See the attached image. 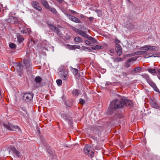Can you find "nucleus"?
<instances>
[{"label": "nucleus", "instance_id": "f257e3e1", "mask_svg": "<svg viewBox=\"0 0 160 160\" xmlns=\"http://www.w3.org/2000/svg\"><path fill=\"white\" fill-rule=\"evenodd\" d=\"M123 101V99H116L110 102V106L113 107L115 109L121 108L124 107Z\"/></svg>", "mask_w": 160, "mask_h": 160}, {"label": "nucleus", "instance_id": "f03ea898", "mask_svg": "<svg viewBox=\"0 0 160 160\" xmlns=\"http://www.w3.org/2000/svg\"><path fill=\"white\" fill-rule=\"evenodd\" d=\"M143 78L145 79L148 84L153 88V89L158 92H160L159 89L157 87L156 84L150 78L148 75L144 74L142 75Z\"/></svg>", "mask_w": 160, "mask_h": 160}, {"label": "nucleus", "instance_id": "7ed1b4c3", "mask_svg": "<svg viewBox=\"0 0 160 160\" xmlns=\"http://www.w3.org/2000/svg\"><path fill=\"white\" fill-rule=\"evenodd\" d=\"M3 126L8 130L18 132L20 128L18 126L9 123L3 124Z\"/></svg>", "mask_w": 160, "mask_h": 160}, {"label": "nucleus", "instance_id": "20e7f679", "mask_svg": "<svg viewBox=\"0 0 160 160\" xmlns=\"http://www.w3.org/2000/svg\"><path fill=\"white\" fill-rule=\"evenodd\" d=\"M90 129L95 134L98 135L103 130L102 126L98 124L90 126Z\"/></svg>", "mask_w": 160, "mask_h": 160}, {"label": "nucleus", "instance_id": "39448f33", "mask_svg": "<svg viewBox=\"0 0 160 160\" xmlns=\"http://www.w3.org/2000/svg\"><path fill=\"white\" fill-rule=\"evenodd\" d=\"M115 109L113 107L110 106L107 110V113L108 114L111 115L112 116H113L114 118L115 119L121 118V115L115 113L114 112V111H115Z\"/></svg>", "mask_w": 160, "mask_h": 160}, {"label": "nucleus", "instance_id": "423d86ee", "mask_svg": "<svg viewBox=\"0 0 160 160\" xmlns=\"http://www.w3.org/2000/svg\"><path fill=\"white\" fill-rule=\"evenodd\" d=\"M91 147L89 145H86L84 148V152L88 156L92 158L93 157L94 152L91 150Z\"/></svg>", "mask_w": 160, "mask_h": 160}, {"label": "nucleus", "instance_id": "0eeeda50", "mask_svg": "<svg viewBox=\"0 0 160 160\" xmlns=\"http://www.w3.org/2000/svg\"><path fill=\"white\" fill-rule=\"evenodd\" d=\"M68 73V72L67 70H63L59 71L58 74L60 77L63 80H66L68 79L67 75Z\"/></svg>", "mask_w": 160, "mask_h": 160}, {"label": "nucleus", "instance_id": "6e6552de", "mask_svg": "<svg viewBox=\"0 0 160 160\" xmlns=\"http://www.w3.org/2000/svg\"><path fill=\"white\" fill-rule=\"evenodd\" d=\"M15 67L18 74L20 77H22L23 73V66L21 64L18 63L16 64Z\"/></svg>", "mask_w": 160, "mask_h": 160}, {"label": "nucleus", "instance_id": "1a4fd4ad", "mask_svg": "<svg viewBox=\"0 0 160 160\" xmlns=\"http://www.w3.org/2000/svg\"><path fill=\"white\" fill-rule=\"evenodd\" d=\"M9 152L12 153L15 158H17L21 156L20 152L17 151L14 147H12Z\"/></svg>", "mask_w": 160, "mask_h": 160}, {"label": "nucleus", "instance_id": "9d476101", "mask_svg": "<svg viewBox=\"0 0 160 160\" xmlns=\"http://www.w3.org/2000/svg\"><path fill=\"white\" fill-rule=\"evenodd\" d=\"M33 96L32 93H27L24 94L23 99L27 102H29L32 99Z\"/></svg>", "mask_w": 160, "mask_h": 160}, {"label": "nucleus", "instance_id": "9b49d317", "mask_svg": "<svg viewBox=\"0 0 160 160\" xmlns=\"http://www.w3.org/2000/svg\"><path fill=\"white\" fill-rule=\"evenodd\" d=\"M23 63L24 65L25 66L26 70L28 72L31 69V63L29 60L26 59H24Z\"/></svg>", "mask_w": 160, "mask_h": 160}, {"label": "nucleus", "instance_id": "f8f14e48", "mask_svg": "<svg viewBox=\"0 0 160 160\" xmlns=\"http://www.w3.org/2000/svg\"><path fill=\"white\" fill-rule=\"evenodd\" d=\"M66 15L71 20L76 23H81V21L78 18L75 17L69 14H66Z\"/></svg>", "mask_w": 160, "mask_h": 160}, {"label": "nucleus", "instance_id": "ddd939ff", "mask_svg": "<svg viewBox=\"0 0 160 160\" xmlns=\"http://www.w3.org/2000/svg\"><path fill=\"white\" fill-rule=\"evenodd\" d=\"M124 106H126L127 107H131L133 105L132 102V101L123 99Z\"/></svg>", "mask_w": 160, "mask_h": 160}, {"label": "nucleus", "instance_id": "4468645a", "mask_svg": "<svg viewBox=\"0 0 160 160\" xmlns=\"http://www.w3.org/2000/svg\"><path fill=\"white\" fill-rule=\"evenodd\" d=\"M61 117L64 119L65 121L69 122H70L71 118L68 114L64 113L61 114Z\"/></svg>", "mask_w": 160, "mask_h": 160}, {"label": "nucleus", "instance_id": "2eb2a0df", "mask_svg": "<svg viewBox=\"0 0 160 160\" xmlns=\"http://www.w3.org/2000/svg\"><path fill=\"white\" fill-rule=\"evenodd\" d=\"M32 7L38 10L39 11H40L42 10V8L40 6L39 4L37 2H32L31 3Z\"/></svg>", "mask_w": 160, "mask_h": 160}, {"label": "nucleus", "instance_id": "dca6fc26", "mask_svg": "<svg viewBox=\"0 0 160 160\" xmlns=\"http://www.w3.org/2000/svg\"><path fill=\"white\" fill-rule=\"evenodd\" d=\"M115 50L118 55L120 56L122 54V48L119 44L116 45Z\"/></svg>", "mask_w": 160, "mask_h": 160}, {"label": "nucleus", "instance_id": "f3484780", "mask_svg": "<svg viewBox=\"0 0 160 160\" xmlns=\"http://www.w3.org/2000/svg\"><path fill=\"white\" fill-rule=\"evenodd\" d=\"M73 102V99H69L65 101L64 104L68 107H70L72 105Z\"/></svg>", "mask_w": 160, "mask_h": 160}, {"label": "nucleus", "instance_id": "a211bd4d", "mask_svg": "<svg viewBox=\"0 0 160 160\" xmlns=\"http://www.w3.org/2000/svg\"><path fill=\"white\" fill-rule=\"evenodd\" d=\"M142 68L141 67H137L134 68L132 71L131 73L134 74L135 73L139 72L141 70Z\"/></svg>", "mask_w": 160, "mask_h": 160}, {"label": "nucleus", "instance_id": "6ab92c4d", "mask_svg": "<svg viewBox=\"0 0 160 160\" xmlns=\"http://www.w3.org/2000/svg\"><path fill=\"white\" fill-rule=\"evenodd\" d=\"M72 93L73 96L77 97L80 93V91L77 89H74L72 91Z\"/></svg>", "mask_w": 160, "mask_h": 160}, {"label": "nucleus", "instance_id": "aec40b11", "mask_svg": "<svg viewBox=\"0 0 160 160\" xmlns=\"http://www.w3.org/2000/svg\"><path fill=\"white\" fill-rule=\"evenodd\" d=\"M74 41L76 44L82 42L83 41L82 38L79 37H76L74 39Z\"/></svg>", "mask_w": 160, "mask_h": 160}, {"label": "nucleus", "instance_id": "412c9836", "mask_svg": "<svg viewBox=\"0 0 160 160\" xmlns=\"http://www.w3.org/2000/svg\"><path fill=\"white\" fill-rule=\"evenodd\" d=\"M150 103L151 106L153 108L158 109L159 107L157 103L152 100L151 101Z\"/></svg>", "mask_w": 160, "mask_h": 160}, {"label": "nucleus", "instance_id": "4be33fe9", "mask_svg": "<svg viewBox=\"0 0 160 160\" xmlns=\"http://www.w3.org/2000/svg\"><path fill=\"white\" fill-rule=\"evenodd\" d=\"M17 38L18 39V41L19 43L22 42L24 40V38L20 34H17Z\"/></svg>", "mask_w": 160, "mask_h": 160}, {"label": "nucleus", "instance_id": "5701e85b", "mask_svg": "<svg viewBox=\"0 0 160 160\" xmlns=\"http://www.w3.org/2000/svg\"><path fill=\"white\" fill-rule=\"evenodd\" d=\"M41 3L43 6L46 8L48 9V8L50 7L48 3L45 0H42Z\"/></svg>", "mask_w": 160, "mask_h": 160}, {"label": "nucleus", "instance_id": "b1692460", "mask_svg": "<svg viewBox=\"0 0 160 160\" xmlns=\"http://www.w3.org/2000/svg\"><path fill=\"white\" fill-rule=\"evenodd\" d=\"M72 29L75 31L77 33L81 35V34L82 31L80 29H78L75 27H72Z\"/></svg>", "mask_w": 160, "mask_h": 160}, {"label": "nucleus", "instance_id": "393cba45", "mask_svg": "<svg viewBox=\"0 0 160 160\" xmlns=\"http://www.w3.org/2000/svg\"><path fill=\"white\" fill-rule=\"evenodd\" d=\"M70 68L72 72L74 75H76L78 72V69L73 68L71 67Z\"/></svg>", "mask_w": 160, "mask_h": 160}, {"label": "nucleus", "instance_id": "a878e982", "mask_svg": "<svg viewBox=\"0 0 160 160\" xmlns=\"http://www.w3.org/2000/svg\"><path fill=\"white\" fill-rule=\"evenodd\" d=\"M102 47L98 45H96L95 46L92 47V49L93 50H97L98 49H101L102 48Z\"/></svg>", "mask_w": 160, "mask_h": 160}, {"label": "nucleus", "instance_id": "bb28decb", "mask_svg": "<svg viewBox=\"0 0 160 160\" xmlns=\"http://www.w3.org/2000/svg\"><path fill=\"white\" fill-rule=\"evenodd\" d=\"M149 47L148 50L149 51H157V47L155 46H151L149 45H148Z\"/></svg>", "mask_w": 160, "mask_h": 160}, {"label": "nucleus", "instance_id": "cd10ccee", "mask_svg": "<svg viewBox=\"0 0 160 160\" xmlns=\"http://www.w3.org/2000/svg\"><path fill=\"white\" fill-rule=\"evenodd\" d=\"M82 49L83 50L85 51H89L90 52H92V49L89 47H85V46H83L82 47Z\"/></svg>", "mask_w": 160, "mask_h": 160}, {"label": "nucleus", "instance_id": "c85d7f7f", "mask_svg": "<svg viewBox=\"0 0 160 160\" xmlns=\"http://www.w3.org/2000/svg\"><path fill=\"white\" fill-rule=\"evenodd\" d=\"M25 31L23 34H29L31 32V29L29 28H28L26 27H24Z\"/></svg>", "mask_w": 160, "mask_h": 160}, {"label": "nucleus", "instance_id": "c756f323", "mask_svg": "<svg viewBox=\"0 0 160 160\" xmlns=\"http://www.w3.org/2000/svg\"><path fill=\"white\" fill-rule=\"evenodd\" d=\"M136 52V55H140L142 54H146L147 52L146 51H139L137 52Z\"/></svg>", "mask_w": 160, "mask_h": 160}, {"label": "nucleus", "instance_id": "7c9ffc66", "mask_svg": "<svg viewBox=\"0 0 160 160\" xmlns=\"http://www.w3.org/2000/svg\"><path fill=\"white\" fill-rule=\"evenodd\" d=\"M48 9L51 12L54 14H56L57 13V11L56 9L52 7H50Z\"/></svg>", "mask_w": 160, "mask_h": 160}, {"label": "nucleus", "instance_id": "2f4dec72", "mask_svg": "<svg viewBox=\"0 0 160 160\" xmlns=\"http://www.w3.org/2000/svg\"><path fill=\"white\" fill-rule=\"evenodd\" d=\"M66 47L67 48L69 49L70 50H73L75 49L76 48L75 45L73 46L70 45H68Z\"/></svg>", "mask_w": 160, "mask_h": 160}, {"label": "nucleus", "instance_id": "473e14b6", "mask_svg": "<svg viewBox=\"0 0 160 160\" xmlns=\"http://www.w3.org/2000/svg\"><path fill=\"white\" fill-rule=\"evenodd\" d=\"M148 72L152 74H155L156 72V71L155 69L149 68L148 70Z\"/></svg>", "mask_w": 160, "mask_h": 160}, {"label": "nucleus", "instance_id": "72a5a7b5", "mask_svg": "<svg viewBox=\"0 0 160 160\" xmlns=\"http://www.w3.org/2000/svg\"><path fill=\"white\" fill-rule=\"evenodd\" d=\"M25 27L23 26L22 25H20V26L19 27L21 32L22 34H23L24 31H25L24 27Z\"/></svg>", "mask_w": 160, "mask_h": 160}, {"label": "nucleus", "instance_id": "f704fd0d", "mask_svg": "<svg viewBox=\"0 0 160 160\" xmlns=\"http://www.w3.org/2000/svg\"><path fill=\"white\" fill-rule=\"evenodd\" d=\"M149 47H148V45H145L141 47L140 48V49L141 50H143L144 51H148V50Z\"/></svg>", "mask_w": 160, "mask_h": 160}, {"label": "nucleus", "instance_id": "c9c22d12", "mask_svg": "<svg viewBox=\"0 0 160 160\" xmlns=\"http://www.w3.org/2000/svg\"><path fill=\"white\" fill-rule=\"evenodd\" d=\"M158 57L157 56H154L153 55H152V53H148V54H146L144 57L145 58H148L149 57Z\"/></svg>", "mask_w": 160, "mask_h": 160}, {"label": "nucleus", "instance_id": "e433bc0d", "mask_svg": "<svg viewBox=\"0 0 160 160\" xmlns=\"http://www.w3.org/2000/svg\"><path fill=\"white\" fill-rule=\"evenodd\" d=\"M42 80L41 78L40 77H36L35 78V81L37 82H40Z\"/></svg>", "mask_w": 160, "mask_h": 160}, {"label": "nucleus", "instance_id": "4c0bfd02", "mask_svg": "<svg viewBox=\"0 0 160 160\" xmlns=\"http://www.w3.org/2000/svg\"><path fill=\"white\" fill-rule=\"evenodd\" d=\"M88 35V34L84 32L83 31H82L80 35L82 36V37H83L86 38Z\"/></svg>", "mask_w": 160, "mask_h": 160}, {"label": "nucleus", "instance_id": "58836bf2", "mask_svg": "<svg viewBox=\"0 0 160 160\" xmlns=\"http://www.w3.org/2000/svg\"><path fill=\"white\" fill-rule=\"evenodd\" d=\"M136 60V58L135 57H133L127 60V62L130 63L131 61H134Z\"/></svg>", "mask_w": 160, "mask_h": 160}, {"label": "nucleus", "instance_id": "ea45409f", "mask_svg": "<svg viewBox=\"0 0 160 160\" xmlns=\"http://www.w3.org/2000/svg\"><path fill=\"white\" fill-rule=\"evenodd\" d=\"M95 12L97 13L98 17H99L102 16V13L101 11L98 9H97L96 10H95Z\"/></svg>", "mask_w": 160, "mask_h": 160}, {"label": "nucleus", "instance_id": "a19ab883", "mask_svg": "<svg viewBox=\"0 0 160 160\" xmlns=\"http://www.w3.org/2000/svg\"><path fill=\"white\" fill-rule=\"evenodd\" d=\"M57 84L59 86H61L62 83V81L61 79H58L56 81Z\"/></svg>", "mask_w": 160, "mask_h": 160}, {"label": "nucleus", "instance_id": "79ce46f5", "mask_svg": "<svg viewBox=\"0 0 160 160\" xmlns=\"http://www.w3.org/2000/svg\"><path fill=\"white\" fill-rule=\"evenodd\" d=\"M9 46L12 49H14L16 47V45L14 43H12L9 44Z\"/></svg>", "mask_w": 160, "mask_h": 160}, {"label": "nucleus", "instance_id": "37998d69", "mask_svg": "<svg viewBox=\"0 0 160 160\" xmlns=\"http://www.w3.org/2000/svg\"><path fill=\"white\" fill-rule=\"evenodd\" d=\"M79 102L81 104L83 105L85 103V102L83 99L80 98L79 100Z\"/></svg>", "mask_w": 160, "mask_h": 160}, {"label": "nucleus", "instance_id": "c03bdc74", "mask_svg": "<svg viewBox=\"0 0 160 160\" xmlns=\"http://www.w3.org/2000/svg\"><path fill=\"white\" fill-rule=\"evenodd\" d=\"M135 55H136V52L133 53H131V54H127V55H126V56L127 57H132V56H134Z\"/></svg>", "mask_w": 160, "mask_h": 160}, {"label": "nucleus", "instance_id": "a18cd8bd", "mask_svg": "<svg viewBox=\"0 0 160 160\" xmlns=\"http://www.w3.org/2000/svg\"><path fill=\"white\" fill-rule=\"evenodd\" d=\"M54 30L55 31L57 34H60V30L59 28L56 27Z\"/></svg>", "mask_w": 160, "mask_h": 160}, {"label": "nucleus", "instance_id": "49530a36", "mask_svg": "<svg viewBox=\"0 0 160 160\" xmlns=\"http://www.w3.org/2000/svg\"><path fill=\"white\" fill-rule=\"evenodd\" d=\"M56 27L53 24L52 26H50V27H49V28L52 30H54L55 29V28H56Z\"/></svg>", "mask_w": 160, "mask_h": 160}, {"label": "nucleus", "instance_id": "de8ad7c7", "mask_svg": "<svg viewBox=\"0 0 160 160\" xmlns=\"http://www.w3.org/2000/svg\"><path fill=\"white\" fill-rule=\"evenodd\" d=\"M91 41L93 43H97L98 42L97 40L93 38H92V39Z\"/></svg>", "mask_w": 160, "mask_h": 160}, {"label": "nucleus", "instance_id": "09e8293b", "mask_svg": "<svg viewBox=\"0 0 160 160\" xmlns=\"http://www.w3.org/2000/svg\"><path fill=\"white\" fill-rule=\"evenodd\" d=\"M116 61L118 62H121L122 61V59L120 58H117L116 59Z\"/></svg>", "mask_w": 160, "mask_h": 160}, {"label": "nucleus", "instance_id": "8fccbe9b", "mask_svg": "<svg viewBox=\"0 0 160 160\" xmlns=\"http://www.w3.org/2000/svg\"><path fill=\"white\" fill-rule=\"evenodd\" d=\"M120 42V41L118 40L117 38H115V43L116 44H116H119L118 43H119Z\"/></svg>", "mask_w": 160, "mask_h": 160}, {"label": "nucleus", "instance_id": "3c124183", "mask_svg": "<svg viewBox=\"0 0 160 160\" xmlns=\"http://www.w3.org/2000/svg\"><path fill=\"white\" fill-rule=\"evenodd\" d=\"M92 38L93 37H91V36L88 35V36L86 38L91 41L92 39Z\"/></svg>", "mask_w": 160, "mask_h": 160}, {"label": "nucleus", "instance_id": "603ef678", "mask_svg": "<svg viewBox=\"0 0 160 160\" xmlns=\"http://www.w3.org/2000/svg\"><path fill=\"white\" fill-rule=\"evenodd\" d=\"M84 42H85L88 45H90L91 44V42L88 40H85Z\"/></svg>", "mask_w": 160, "mask_h": 160}, {"label": "nucleus", "instance_id": "864d4df0", "mask_svg": "<svg viewBox=\"0 0 160 160\" xmlns=\"http://www.w3.org/2000/svg\"><path fill=\"white\" fill-rule=\"evenodd\" d=\"M88 19L90 21L92 22L94 20V18L93 17H90L88 18Z\"/></svg>", "mask_w": 160, "mask_h": 160}, {"label": "nucleus", "instance_id": "5fc2aeb1", "mask_svg": "<svg viewBox=\"0 0 160 160\" xmlns=\"http://www.w3.org/2000/svg\"><path fill=\"white\" fill-rule=\"evenodd\" d=\"M158 72V74L159 75V76H158V78L160 80V69H158L157 70Z\"/></svg>", "mask_w": 160, "mask_h": 160}, {"label": "nucleus", "instance_id": "6e6d98bb", "mask_svg": "<svg viewBox=\"0 0 160 160\" xmlns=\"http://www.w3.org/2000/svg\"><path fill=\"white\" fill-rule=\"evenodd\" d=\"M130 66L129 63H128L127 61L125 63V66L127 68H128L130 67Z\"/></svg>", "mask_w": 160, "mask_h": 160}, {"label": "nucleus", "instance_id": "4d7b16f0", "mask_svg": "<svg viewBox=\"0 0 160 160\" xmlns=\"http://www.w3.org/2000/svg\"><path fill=\"white\" fill-rule=\"evenodd\" d=\"M109 52L112 53H113L114 52V50L113 49H110L109 50Z\"/></svg>", "mask_w": 160, "mask_h": 160}, {"label": "nucleus", "instance_id": "13d9d810", "mask_svg": "<svg viewBox=\"0 0 160 160\" xmlns=\"http://www.w3.org/2000/svg\"><path fill=\"white\" fill-rule=\"evenodd\" d=\"M47 23L48 25L49 28L50 27V26H52V25L53 24H52L51 22H48Z\"/></svg>", "mask_w": 160, "mask_h": 160}, {"label": "nucleus", "instance_id": "bf43d9fd", "mask_svg": "<svg viewBox=\"0 0 160 160\" xmlns=\"http://www.w3.org/2000/svg\"><path fill=\"white\" fill-rule=\"evenodd\" d=\"M111 0H104V2L105 3H109L110 2Z\"/></svg>", "mask_w": 160, "mask_h": 160}, {"label": "nucleus", "instance_id": "052dcab7", "mask_svg": "<svg viewBox=\"0 0 160 160\" xmlns=\"http://www.w3.org/2000/svg\"><path fill=\"white\" fill-rule=\"evenodd\" d=\"M57 1L61 3H62L64 1L63 0H57Z\"/></svg>", "mask_w": 160, "mask_h": 160}, {"label": "nucleus", "instance_id": "680f3d73", "mask_svg": "<svg viewBox=\"0 0 160 160\" xmlns=\"http://www.w3.org/2000/svg\"><path fill=\"white\" fill-rule=\"evenodd\" d=\"M83 25H80L79 27V28L80 29H82L83 28Z\"/></svg>", "mask_w": 160, "mask_h": 160}, {"label": "nucleus", "instance_id": "e2e57ef3", "mask_svg": "<svg viewBox=\"0 0 160 160\" xmlns=\"http://www.w3.org/2000/svg\"><path fill=\"white\" fill-rule=\"evenodd\" d=\"M71 11L72 13H74V14H76L77 13V12L76 11H74L73 10H71Z\"/></svg>", "mask_w": 160, "mask_h": 160}, {"label": "nucleus", "instance_id": "0e129e2a", "mask_svg": "<svg viewBox=\"0 0 160 160\" xmlns=\"http://www.w3.org/2000/svg\"><path fill=\"white\" fill-rule=\"evenodd\" d=\"M152 55H153L154 56H157V54L155 52L152 53Z\"/></svg>", "mask_w": 160, "mask_h": 160}, {"label": "nucleus", "instance_id": "69168bd1", "mask_svg": "<svg viewBox=\"0 0 160 160\" xmlns=\"http://www.w3.org/2000/svg\"><path fill=\"white\" fill-rule=\"evenodd\" d=\"M111 84V83L110 82H106L105 84V85H109Z\"/></svg>", "mask_w": 160, "mask_h": 160}, {"label": "nucleus", "instance_id": "338daca9", "mask_svg": "<svg viewBox=\"0 0 160 160\" xmlns=\"http://www.w3.org/2000/svg\"><path fill=\"white\" fill-rule=\"evenodd\" d=\"M48 151L50 154H52V152L51 150H48Z\"/></svg>", "mask_w": 160, "mask_h": 160}, {"label": "nucleus", "instance_id": "774afa93", "mask_svg": "<svg viewBox=\"0 0 160 160\" xmlns=\"http://www.w3.org/2000/svg\"><path fill=\"white\" fill-rule=\"evenodd\" d=\"M85 16H84V15H82L80 16V17L81 18H83L85 17Z\"/></svg>", "mask_w": 160, "mask_h": 160}]
</instances>
